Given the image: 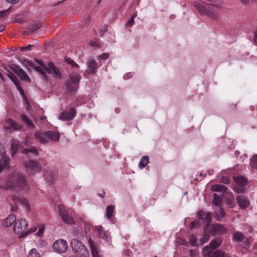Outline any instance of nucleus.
<instances>
[{"label": "nucleus", "mask_w": 257, "mask_h": 257, "mask_svg": "<svg viewBox=\"0 0 257 257\" xmlns=\"http://www.w3.org/2000/svg\"><path fill=\"white\" fill-rule=\"evenodd\" d=\"M87 66L88 73H95L98 67V63L96 61L94 60H89L87 62Z\"/></svg>", "instance_id": "5701e85b"}, {"label": "nucleus", "mask_w": 257, "mask_h": 257, "mask_svg": "<svg viewBox=\"0 0 257 257\" xmlns=\"http://www.w3.org/2000/svg\"><path fill=\"white\" fill-rule=\"evenodd\" d=\"M88 243L92 257H102L98 250V245L95 241L90 238L88 240Z\"/></svg>", "instance_id": "a211bd4d"}, {"label": "nucleus", "mask_w": 257, "mask_h": 257, "mask_svg": "<svg viewBox=\"0 0 257 257\" xmlns=\"http://www.w3.org/2000/svg\"><path fill=\"white\" fill-rule=\"evenodd\" d=\"M20 119L21 120L26 123L30 128H33L35 127V125L33 124V122L29 119L26 115L22 114L20 116Z\"/></svg>", "instance_id": "c756f323"}, {"label": "nucleus", "mask_w": 257, "mask_h": 257, "mask_svg": "<svg viewBox=\"0 0 257 257\" xmlns=\"http://www.w3.org/2000/svg\"><path fill=\"white\" fill-rule=\"evenodd\" d=\"M210 239V236L206 233H204L202 237L200 238V241L202 244L208 241Z\"/></svg>", "instance_id": "37998d69"}, {"label": "nucleus", "mask_w": 257, "mask_h": 257, "mask_svg": "<svg viewBox=\"0 0 257 257\" xmlns=\"http://www.w3.org/2000/svg\"><path fill=\"white\" fill-rule=\"evenodd\" d=\"M16 217L15 214H11L4 220L3 225L5 227H8L11 226L16 221Z\"/></svg>", "instance_id": "b1692460"}, {"label": "nucleus", "mask_w": 257, "mask_h": 257, "mask_svg": "<svg viewBox=\"0 0 257 257\" xmlns=\"http://www.w3.org/2000/svg\"><path fill=\"white\" fill-rule=\"evenodd\" d=\"M194 5L201 15H206L213 20L217 19L218 15L214 12L207 9L204 6L197 2H195Z\"/></svg>", "instance_id": "9b49d317"}, {"label": "nucleus", "mask_w": 257, "mask_h": 257, "mask_svg": "<svg viewBox=\"0 0 257 257\" xmlns=\"http://www.w3.org/2000/svg\"><path fill=\"white\" fill-rule=\"evenodd\" d=\"M43 231H44V228H41L39 229V232H38V233L40 235V233H42L43 232Z\"/></svg>", "instance_id": "774afa93"}, {"label": "nucleus", "mask_w": 257, "mask_h": 257, "mask_svg": "<svg viewBox=\"0 0 257 257\" xmlns=\"http://www.w3.org/2000/svg\"><path fill=\"white\" fill-rule=\"evenodd\" d=\"M10 68L21 79L26 81H30V79L26 72L18 65L12 64L10 66Z\"/></svg>", "instance_id": "ddd939ff"}, {"label": "nucleus", "mask_w": 257, "mask_h": 257, "mask_svg": "<svg viewBox=\"0 0 257 257\" xmlns=\"http://www.w3.org/2000/svg\"><path fill=\"white\" fill-rule=\"evenodd\" d=\"M7 75L9 78L14 82V83L19 82V80L18 79L17 77L13 73L9 72Z\"/></svg>", "instance_id": "79ce46f5"}, {"label": "nucleus", "mask_w": 257, "mask_h": 257, "mask_svg": "<svg viewBox=\"0 0 257 257\" xmlns=\"http://www.w3.org/2000/svg\"><path fill=\"white\" fill-rule=\"evenodd\" d=\"M76 114V110L73 107H70L68 110L62 111L59 115L58 118L63 121L72 120Z\"/></svg>", "instance_id": "f8f14e48"}, {"label": "nucleus", "mask_w": 257, "mask_h": 257, "mask_svg": "<svg viewBox=\"0 0 257 257\" xmlns=\"http://www.w3.org/2000/svg\"><path fill=\"white\" fill-rule=\"evenodd\" d=\"M81 78L80 75L78 73L69 74V79L67 81L66 86L67 92L73 93L77 91Z\"/></svg>", "instance_id": "20e7f679"}, {"label": "nucleus", "mask_w": 257, "mask_h": 257, "mask_svg": "<svg viewBox=\"0 0 257 257\" xmlns=\"http://www.w3.org/2000/svg\"><path fill=\"white\" fill-rule=\"evenodd\" d=\"M244 236L242 233L239 231L235 232L233 234V240L237 242H240L244 239Z\"/></svg>", "instance_id": "c85d7f7f"}, {"label": "nucleus", "mask_w": 257, "mask_h": 257, "mask_svg": "<svg viewBox=\"0 0 257 257\" xmlns=\"http://www.w3.org/2000/svg\"><path fill=\"white\" fill-rule=\"evenodd\" d=\"M58 212L63 221L69 225L75 224L74 218L69 213L68 211L62 205H59Z\"/></svg>", "instance_id": "1a4fd4ad"}, {"label": "nucleus", "mask_w": 257, "mask_h": 257, "mask_svg": "<svg viewBox=\"0 0 257 257\" xmlns=\"http://www.w3.org/2000/svg\"><path fill=\"white\" fill-rule=\"evenodd\" d=\"M65 61L68 64L70 65L72 67V68H76V69H79L78 65H77L76 63L75 62H74L73 60L71 59L70 58L65 57Z\"/></svg>", "instance_id": "f704fd0d"}, {"label": "nucleus", "mask_w": 257, "mask_h": 257, "mask_svg": "<svg viewBox=\"0 0 257 257\" xmlns=\"http://www.w3.org/2000/svg\"><path fill=\"white\" fill-rule=\"evenodd\" d=\"M12 200L15 203H22L26 207H29L28 201L27 199L23 197L19 194H15L12 196Z\"/></svg>", "instance_id": "412c9836"}, {"label": "nucleus", "mask_w": 257, "mask_h": 257, "mask_svg": "<svg viewBox=\"0 0 257 257\" xmlns=\"http://www.w3.org/2000/svg\"><path fill=\"white\" fill-rule=\"evenodd\" d=\"M227 228L224 224L220 223H212L209 229V232L212 235H222L226 234Z\"/></svg>", "instance_id": "6e6552de"}, {"label": "nucleus", "mask_w": 257, "mask_h": 257, "mask_svg": "<svg viewBox=\"0 0 257 257\" xmlns=\"http://www.w3.org/2000/svg\"><path fill=\"white\" fill-rule=\"evenodd\" d=\"M221 182L228 184L230 183V179L228 177H223L221 180Z\"/></svg>", "instance_id": "6e6d98bb"}, {"label": "nucleus", "mask_w": 257, "mask_h": 257, "mask_svg": "<svg viewBox=\"0 0 257 257\" xmlns=\"http://www.w3.org/2000/svg\"><path fill=\"white\" fill-rule=\"evenodd\" d=\"M9 9L6 10H5V11H1L0 12V17H4L9 12Z\"/></svg>", "instance_id": "bf43d9fd"}, {"label": "nucleus", "mask_w": 257, "mask_h": 257, "mask_svg": "<svg viewBox=\"0 0 257 257\" xmlns=\"http://www.w3.org/2000/svg\"><path fill=\"white\" fill-rule=\"evenodd\" d=\"M236 201L241 209H245L247 208L250 205V201L248 198L242 195H240L237 196Z\"/></svg>", "instance_id": "f3484780"}, {"label": "nucleus", "mask_w": 257, "mask_h": 257, "mask_svg": "<svg viewBox=\"0 0 257 257\" xmlns=\"http://www.w3.org/2000/svg\"><path fill=\"white\" fill-rule=\"evenodd\" d=\"M11 210L12 211H15L17 210V205L16 203L11 204Z\"/></svg>", "instance_id": "052dcab7"}, {"label": "nucleus", "mask_w": 257, "mask_h": 257, "mask_svg": "<svg viewBox=\"0 0 257 257\" xmlns=\"http://www.w3.org/2000/svg\"><path fill=\"white\" fill-rule=\"evenodd\" d=\"M237 184L245 186L247 183V180L242 176L240 175L235 179Z\"/></svg>", "instance_id": "72a5a7b5"}, {"label": "nucleus", "mask_w": 257, "mask_h": 257, "mask_svg": "<svg viewBox=\"0 0 257 257\" xmlns=\"http://www.w3.org/2000/svg\"><path fill=\"white\" fill-rule=\"evenodd\" d=\"M99 237L103 238L106 241H108V236L106 235L105 232L104 231L98 235Z\"/></svg>", "instance_id": "49530a36"}, {"label": "nucleus", "mask_w": 257, "mask_h": 257, "mask_svg": "<svg viewBox=\"0 0 257 257\" xmlns=\"http://www.w3.org/2000/svg\"><path fill=\"white\" fill-rule=\"evenodd\" d=\"M189 242L192 246H195L196 243V238L193 234H191L189 236Z\"/></svg>", "instance_id": "c03bdc74"}, {"label": "nucleus", "mask_w": 257, "mask_h": 257, "mask_svg": "<svg viewBox=\"0 0 257 257\" xmlns=\"http://www.w3.org/2000/svg\"><path fill=\"white\" fill-rule=\"evenodd\" d=\"M5 29V26L4 25H0V32L3 31Z\"/></svg>", "instance_id": "338daca9"}, {"label": "nucleus", "mask_w": 257, "mask_h": 257, "mask_svg": "<svg viewBox=\"0 0 257 257\" xmlns=\"http://www.w3.org/2000/svg\"><path fill=\"white\" fill-rule=\"evenodd\" d=\"M253 41H254L255 44L257 46V32H256L254 34V38H253Z\"/></svg>", "instance_id": "0e129e2a"}, {"label": "nucleus", "mask_w": 257, "mask_h": 257, "mask_svg": "<svg viewBox=\"0 0 257 257\" xmlns=\"http://www.w3.org/2000/svg\"><path fill=\"white\" fill-rule=\"evenodd\" d=\"M25 168L27 173L31 175H34L40 172L42 167L36 161L30 160L26 162Z\"/></svg>", "instance_id": "0eeeda50"}, {"label": "nucleus", "mask_w": 257, "mask_h": 257, "mask_svg": "<svg viewBox=\"0 0 257 257\" xmlns=\"http://www.w3.org/2000/svg\"><path fill=\"white\" fill-rule=\"evenodd\" d=\"M149 158L148 156L143 157L139 163V166L140 168L143 169L149 163Z\"/></svg>", "instance_id": "473e14b6"}, {"label": "nucleus", "mask_w": 257, "mask_h": 257, "mask_svg": "<svg viewBox=\"0 0 257 257\" xmlns=\"http://www.w3.org/2000/svg\"><path fill=\"white\" fill-rule=\"evenodd\" d=\"M8 3L12 4H16L18 3L19 0H6Z\"/></svg>", "instance_id": "e2e57ef3"}, {"label": "nucleus", "mask_w": 257, "mask_h": 257, "mask_svg": "<svg viewBox=\"0 0 257 257\" xmlns=\"http://www.w3.org/2000/svg\"><path fill=\"white\" fill-rule=\"evenodd\" d=\"M221 202V199L220 197L217 195V194L214 193L213 194V199L212 201V202L213 205L215 206H220V204Z\"/></svg>", "instance_id": "e433bc0d"}, {"label": "nucleus", "mask_w": 257, "mask_h": 257, "mask_svg": "<svg viewBox=\"0 0 257 257\" xmlns=\"http://www.w3.org/2000/svg\"><path fill=\"white\" fill-rule=\"evenodd\" d=\"M136 17H137V14H133L131 16V18L126 23L125 27L126 28L132 27L135 23L134 18H136Z\"/></svg>", "instance_id": "58836bf2"}, {"label": "nucleus", "mask_w": 257, "mask_h": 257, "mask_svg": "<svg viewBox=\"0 0 257 257\" xmlns=\"http://www.w3.org/2000/svg\"><path fill=\"white\" fill-rule=\"evenodd\" d=\"M189 254L191 257H196L197 255V251L195 250L190 249L189 250Z\"/></svg>", "instance_id": "603ef678"}, {"label": "nucleus", "mask_w": 257, "mask_h": 257, "mask_svg": "<svg viewBox=\"0 0 257 257\" xmlns=\"http://www.w3.org/2000/svg\"><path fill=\"white\" fill-rule=\"evenodd\" d=\"M42 24L41 22H34L31 24V25L29 27V31L33 33V32L37 30L42 26Z\"/></svg>", "instance_id": "cd10ccee"}, {"label": "nucleus", "mask_w": 257, "mask_h": 257, "mask_svg": "<svg viewBox=\"0 0 257 257\" xmlns=\"http://www.w3.org/2000/svg\"><path fill=\"white\" fill-rule=\"evenodd\" d=\"M34 136L36 139L42 144H47V137L46 135V132H43L41 131H38L34 133Z\"/></svg>", "instance_id": "6ab92c4d"}, {"label": "nucleus", "mask_w": 257, "mask_h": 257, "mask_svg": "<svg viewBox=\"0 0 257 257\" xmlns=\"http://www.w3.org/2000/svg\"><path fill=\"white\" fill-rule=\"evenodd\" d=\"M96 231L98 235L100 234L102 232L104 231L103 228L101 226H98L95 227Z\"/></svg>", "instance_id": "5fc2aeb1"}, {"label": "nucleus", "mask_w": 257, "mask_h": 257, "mask_svg": "<svg viewBox=\"0 0 257 257\" xmlns=\"http://www.w3.org/2000/svg\"><path fill=\"white\" fill-rule=\"evenodd\" d=\"M249 0H240L242 4L246 5L249 2Z\"/></svg>", "instance_id": "69168bd1"}, {"label": "nucleus", "mask_w": 257, "mask_h": 257, "mask_svg": "<svg viewBox=\"0 0 257 257\" xmlns=\"http://www.w3.org/2000/svg\"><path fill=\"white\" fill-rule=\"evenodd\" d=\"M14 84L16 85V86L17 87V88L18 89V90L23 92V91L22 90V87H21V86L19 84V82H17L16 83H15Z\"/></svg>", "instance_id": "680f3d73"}, {"label": "nucleus", "mask_w": 257, "mask_h": 257, "mask_svg": "<svg viewBox=\"0 0 257 257\" xmlns=\"http://www.w3.org/2000/svg\"><path fill=\"white\" fill-rule=\"evenodd\" d=\"M14 226V231L17 234H20V237H23L27 236L28 234L35 232L36 230V228L33 229L30 228L26 231L28 227V223L25 219H21L16 220Z\"/></svg>", "instance_id": "f03ea898"}, {"label": "nucleus", "mask_w": 257, "mask_h": 257, "mask_svg": "<svg viewBox=\"0 0 257 257\" xmlns=\"http://www.w3.org/2000/svg\"><path fill=\"white\" fill-rule=\"evenodd\" d=\"M35 61L41 66L44 71V70L46 71L48 73L51 74L55 78H61L62 74L61 72L59 69L56 67L53 63L49 62L48 63V68L41 60L35 59Z\"/></svg>", "instance_id": "39448f33"}, {"label": "nucleus", "mask_w": 257, "mask_h": 257, "mask_svg": "<svg viewBox=\"0 0 257 257\" xmlns=\"http://www.w3.org/2000/svg\"><path fill=\"white\" fill-rule=\"evenodd\" d=\"M208 3V5H210L211 6H215L217 7H219V5L218 3L219 0H206Z\"/></svg>", "instance_id": "a18cd8bd"}, {"label": "nucleus", "mask_w": 257, "mask_h": 257, "mask_svg": "<svg viewBox=\"0 0 257 257\" xmlns=\"http://www.w3.org/2000/svg\"><path fill=\"white\" fill-rule=\"evenodd\" d=\"M214 218L217 221H221L222 220V217L220 216L217 212H215L213 214Z\"/></svg>", "instance_id": "864d4df0"}, {"label": "nucleus", "mask_w": 257, "mask_h": 257, "mask_svg": "<svg viewBox=\"0 0 257 257\" xmlns=\"http://www.w3.org/2000/svg\"><path fill=\"white\" fill-rule=\"evenodd\" d=\"M23 64L24 65V66L27 68L28 69H29V67L33 68L36 71L40 73V74L41 75V76L43 79L46 80H48L47 76L45 71H43L41 67L36 66L32 62L26 60H24L23 61Z\"/></svg>", "instance_id": "2eb2a0df"}, {"label": "nucleus", "mask_w": 257, "mask_h": 257, "mask_svg": "<svg viewBox=\"0 0 257 257\" xmlns=\"http://www.w3.org/2000/svg\"><path fill=\"white\" fill-rule=\"evenodd\" d=\"M211 214L210 212H207L205 214V216L203 217V219H201L205 223V225L204 227V231L205 232L206 231L208 227L210 225L211 223Z\"/></svg>", "instance_id": "a878e982"}, {"label": "nucleus", "mask_w": 257, "mask_h": 257, "mask_svg": "<svg viewBox=\"0 0 257 257\" xmlns=\"http://www.w3.org/2000/svg\"><path fill=\"white\" fill-rule=\"evenodd\" d=\"M19 147V145L16 143H13L11 146V151L12 153V156H14L17 154L18 151V149Z\"/></svg>", "instance_id": "ea45409f"}, {"label": "nucleus", "mask_w": 257, "mask_h": 257, "mask_svg": "<svg viewBox=\"0 0 257 257\" xmlns=\"http://www.w3.org/2000/svg\"><path fill=\"white\" fill-rule=\"evenodd\" d=\"M10 157L5 152L0 154V172L9 167Z\"/></svg>", "instance_id": "dca6fc26"}, {"label": "nucleus", "mask_w": 257, "mask_h": 257, "mask_svg": "<svg viewBox=\"0 0 257 257\" xmlns=\"http://www.w3.org/2000/svg\"><path fill=\"white\" fill-rule=\"evenodd\" d=\"M250 166L252 168L257 169V154L253 155L250 160Z\"/></svg>", "instance_id": "c9c22d12"}, {"label": "nucleus", "mask_w": 257, "mask_h": 257, "mask_svg": "<svg viewBox=\"0 0 257 257\" xmlns=\"http://www.w3.org/2000/svg\"><path fill=\"white\" fill-rule=\"evenodd\" d=\"M219 213L222 218H224L225 217L226 213L224 209L221 206H219Z\"/></svg>", "instance_id": "09e8293b"}, {"label": "nucleus", "mask_w": 257, "mask_h": 257, "mask_svg": "<svg viewBox=\"0 0 257 257\" xmlns=\"http://www.w3.org/2000/svg\"><path fill=\"white\" fill-rule=\"evenodd\" d=\"M22 153L26 155L31 154L34 156H38L39 155L38 151L35 146H30L29 147L24 148Z\"/></svg>", "instance_id": "393cba45"}, {"label": "nucleus", "mask_w": 257, "mask_h": 257, "mask_svg": "<svg viewBox=\"0 0 257 257\" xmlns=\"http://www.w3.org/2000/svg\"><path fill=\"white\" fill-rule=\"evenodd\" d=\"M53 248L58 253L65 252L68 248L67 242L64 239L57 240L54 242Z\"/></svg>", "instance_id": "4468645a"}, {"label": "nucleus", "mask_w": 257, "mask_h": 257, "mask_svg": "<svg viewBox=\"0 0 257 257\" xmlns=\"http://www.w3.org/2000/svg\"><path fill=\"white\" fill-rule=\"evenodd\" d=\"M33 46V45L29 44L26 47H21L20 48V50L21 51H29L31 50V48Z\"/></svg>", "instance_id": "3c124183"}, {"label": "nucleus", "mask_w": 257, "mask_h": 257, "mask_svg": "<svg viewBox=\"0 0 257 257\" xmlns=\"http://www.w3.org/2000/svg\"><path fill=\"white\" fill-rule=\"evenodd\" d=\"M26 185L27 181L25 177L20 172H15L9 176L6 182L1 184L0 187L5 190L12 189L21 191Z\"/></svg>", "instance_id": "f257e3e1"}, {"label": "nucleus", "mask_w": 257, "mask_h": 257, "mask_svg": "<svg viewBox=\"0 0 257 257\" xmlns=\"http://www.w3.org/2000/svg\"><path fill=\"white\" fill-rule=\"evenodd\" d=\"M199 224V221H192L191 222V223L190 224V228L191 229L194 228H195L197 225H198Z\"/></svg>", "instance_id": "de8ad7c7"}, {"label": "nucleus", "mask_w": 257, "mask_h": 257, "mask_svg": "<svg viewBox=\"0 0 257 257\" xmlns=\"http://www.w3.org/2000/svg\"><path fill=\"white\" fill-rule=\"evenodd\" d=\"M71 247L74 253L78 257H89V251L83 244L77 239L71 240Z\"/></svg>", "instance_id": "7ed1b4c3"}, {"label": "nucleus", "mask_w": 257, "mask_h": 257, "mask_svg": "<svg viewBox=\"0 0 257 257\" xmlns=\"http://www.w3.org/2000/svg\"><path fill=\"white\" fill-rule=\"evenodd\" d=\"M205 214L203 211H200L197 213L198 217L199 219H203V217L205 216Z\"/></svg>", "instance_id": "13d9d810"}, {"label": "nucleus", "mask_w": 257, "mask_h": 257, "mask_svg": "<svg viewBox=\"0 0 257 257\" xmlns=\"http://www.w3.org/2000/svg\"><path fill=\"white\" fill-rule=\"evenodd\" d=\"M45 179L49 183H52L57 178L56 171H48L45 174Z\"/></svg>", "instance_id": "4be33fe9"}, {"label": "nucleus", "mask_w": 257, "mask_h": 257, "mask_svg": "<svg viewBox=\"0 0 257 257\" xmlns=\"http://www.w3.org/2000/svg\"><path fill=\"white\" fill-rule=\"evenodd\" d=\"M46 132L47 137V144L50 141L58 142L59 141L60 135L58 132L53 131H46Z\"/></svg>", "instance_id": "aec40b11"}, {"label": "nucleus", "mask_w": 257, "mask_h": 257, "mask_svg": "<svg viewBox=\"0 0 257 257\" xmlns=\"http://www.w3.org/2000/svg\"><path fill=\"white\" fill-rule=\"evenodd\" d=\"M214 250L210 245H206L202 249L204 257H231L228 254H226L219 249L212 252Z\"/></svg>", "instance_id": "423d86ee"}, {"label": "nucleus", "mask_w": 257, "mask_h": 257, "mask_svg": "<svg viewBox=\"0 0 257 257\" xmlns=\"http://www.w3.org/2000/svg\"><path fill=\"white\" fill-rule=\"evenodd\" d=\"M211 189L213 191L225 192L227 190V188L223 185L216 184L211 186Z\"/></svg>", "instance_id": "bb28decb"}, {"label": "nucleus", "mask_w": 257, "mask_h": 257, "mask_svg": "<svg viewBox=\"0 0 257 257\" xmlns=\"http://www.w3.org/2000/svg\"><path fill=\"white\" fill-rule=\"evenodd\" d=\"M179 243L180 245H182L186 246H187L188 245V242L185 239L183 238L180 239Z\"/></svg>", "instance_id": "8fccbe9b"}, {"label": "nucleus", "mask_w": 257, "mask_h": 257, "mask_svg": "<svg viewBox=\"0 0 257 257\" xmlns=\"http://www.w3.org/2000/svg\"><path fill=\"white\" fill-rule=\"evenodd\" d=\"M108 57H109L108 53H103L98 56V57H99L101 59L104 60L107 59L108 58Z\"/></svg>", "instance_id": "4d7b16f0"}, {"label": "nucleus", "mask_w": 257, "mask_h": 257, "mask_svg": "<svg viewBox=\"0 0 257 257\" xmlns=\"http://www.w3.org/2000/svg\"><path fill=\"white\" fill-rule=\"evenodd\" d=\"M114 211V206L113 205H108L106 208V216L109 219H111L113 216V213Z\"/></svg>", "instance_id": "2f4dec72"}, {"label": "nucleus", "mask_w": 257, "mask_h": 257, "mask_svg": "<svg viewBox=\"0 0 257 257\" xmlns=\"http://www.w3.org/2000/svg\"><path fill=\"white\" fill-rule=\"evenodd\" d=\"M23 126L21 124H18L14 120L9 118L6 120V124L4 126L5 132L8 133H11L14 131H19L22 129Z\"/></svg>", "instance_id": "9d476101"}, {"label": "nucleus", "mask_w": 257, "mask_h": 257, "mask_svg": "<svg viewBox=\"0 0 257 257\" xmlns=\"http://www.w3.org/2000/svg\"><path fill=\"white\" fill-rule=\"evenodd\" d=\"M234 190L237 193H243L245 191V186L236 184L233 188Z\"/></svg>", "instance_id": "4c0bfd02"}, {"label": "nucleus", "mask_w": 257, "mask_h": 257, "mask_svg": "<svg viewBox=\"0 0 257 257\" xmlns=\"http://www.w3.org/2000/svg\"><path fill=\"white\" fill-rule=\"evenodd\" d=\"M28 257H40V254L36 249L34 248L29 251Z\"/></svg>", "instance_id": "a19ab883"}, {"label": "nucleus", "mask_w": 257, "mask_h": 257, "mask_svg": "<svg viewBox=\"0 0 257 257\" xmlns=\"http://www.w3.org/2000/svg\"><path fill=\"white\" fill-rule=\"evenodd\" d=\"M222 243V240L219 237H217L215 239L212 240L209 245L212 247L213 249H216L219 247Z\"/></svg>", "instance_id": "7c9ffc66"}]
</instances>
